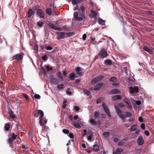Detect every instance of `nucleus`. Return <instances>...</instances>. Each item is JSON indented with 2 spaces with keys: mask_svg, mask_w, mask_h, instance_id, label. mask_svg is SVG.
Segmentation results:
<instances>
[{
  "mask_svg": "<svg viewBox=\"0 0 154 154\" xmlns=\"http://www.w3.org/2000/svg\"><path fill=\"white\" fill-rule=\"evenodd\" d=\"M24 55V53L22 52L15 54L12 57V60L15 59L17 61H20L22 63Z\"/></svg>",
  "mask_w": 154,
  "mask_h": 154,
  "instance_id": "obj_1",
  "label": "nucleus"
},
{
  "mask_svg": "<svg viewBox=\"0 0 154 154\" xmlns=\"http://www.w3.org/2000/svg\"><path fill=\"white\" fill-rule=\"evenodd\" d=\"M100 59H103L108 56L109 54L106 51L104 48H102L98 53Z\"/></svg>",
  "mask_w": 154,
  "mask_h": 154,
  "instance_id": "obj_2",
  "label": "nucleus"
},
{
  "mask_svg": "<svg viewBox=\"0 0 154 154\" xmlns=\"http://www.w3.org/2000/svg\"><path fill=\"white\" fill-rule=\"evenodd\" d=\"M46 23L50 27L51 29L59 31H62V30L61 28L56 26L50 21H48L46 22Z\"/></svg>",
  "mask_w": 154,
  "mask_h": 154,
  "instance_id": "obj_3",
  "label": "nucleus"
},
{
  "mask_svg": "<svg viewBox=\"0 0 154 154\" xmlns=\"http://www.w3.org/2000/svg\"><path fill=\"white\" fill-rule=\"evenodd\" d=\"M49 78L52 84L57 85L59 83V80L57 78H55L53 75H50Z\"/></svg>",
  "mask_w": 154,
  "mask_h": 154,
  "instance_id": "obj_4",
  "label": "nucleus"
},
{
  "mask_svg": "<svg viewBox=\"0 0 154 154\" xmlns=\"http://www.w3.org/2000/svg\"><path fill=\"white\" fill-rule=\"evenodd\" d=\"M114 107L118 115L122 119V120H124L125 119V115L122 114L121 111L117 106H115Z\"/></svg>",
  "mask_w": 154,
  "mask_h": 154,
  "instance_id": "obj_5",
  "label": "nucleus"
},
{
  "mask_svg": "<svg viewBox=\"0 0 154 154\" xmlns=\"http://www.w3.org/2000/svg\"><path fill=\"white\" fill-rule=\"evenodd\" d=\"M33 114L35 117L36 118H37L40 115V116L39 119H41V118H42L44 115L43 111L41 110H37L36 112H34Z\"/></svg>",
  "mask_w": 154,
  "mask_h": 154,
  "instance_id": "obj_6",
  "label": "nucleus"
},
{
  "mask_svg": "<svg viewBox=\"0 0 154 154\" xmlns=\"http://www.w3.org/2000/svg\"><path fill=\"white\" fill-rule=\"evenodd\" d=\"M8 135V143H12L14 142V140L16 139L17 135L15 134L14 133Z\"/></svg>",
  "mask_w": 154,
  "mask_h": 154,
  "instance_id": "obj_7",
  "label": "nucleus"
},
{
  "mask_svg": "<svg viewBox=\"0 0 154 154\" xmlns=\"http://www.w3.org/2000/svg\"><path fill=\"white\" fill-rule=\"evenodd\" d=\"M102 106L104 111L107 116L109 117H110L111 116V114L110 111L107 105L105 103H103Z\"/></svg>",
  "mask_w": 154,
  "mask_h": 154,
  "instance_id": "obj_8",
  "label": "nucleus"
},
{
  "mask_svg": "<svg viewBox=\"0 0 154 154\" xmlns=\"http://www.w3.org/2000/svg\"><path fill=\"white\" fill-rule=\"evenodd\" d=\"M56 34L58 35L57 39L60 40V39H63L65 38V33L64 32H57Z\"/></svg>",
  "mask_w": 154,
  "mask_h": 154,
  "instance_id": "obj_9",
  "label": "nucleus"
},
{
  "mask_svg": "<svg viewBox=\"0 0 154 154\" xmlns=\"http://www.w3.org/2000/svg\"><path fill=\"white\" fill-rule=\"evenodd\" d=\"M130 92L131 94L137 93L139 92V88L137 86H134L133 88L132 86L129 87Z\"/></svg>",
  "mask_w": 154,
  "mask_h": 154,
  "instance_id": "obj_10",
  "label": "nucleus"
},
{
  "mask_svg": "<svg viewBox=\"0 0 154 154\" xmlns=\"http://www.w3.org/2000/svg\"><path fill=\"white\" fill-rule=\"evenodd\" d=\"M36 14L37 15L41 18H44L45 17L44 12L41 9H38L37 11Z\"/></svg>",
  "mask_w": 154,
  "mask_h": 154,
  "instance_id": "obj_11",
  "label": "nucleus"
},
{
  "mask_svg": "<svg viewBox=\"0 0 154 154\" xmlns=\"http://www.w3.org/2000/svg\"><path fill=\"white\" fill-rule=\"evenodd\" d=\"M137 141L138 144L139 145L141 146L143 144L144 140L142 135L138 137Z\"/></svg>",
  "mask_w": 154,
  "mask_h": 154,
  "instance_id": "obj_12",
  "label": "nucleus"
},
{
  "mask_svg": "<svg viewBox=\"0 0 154 154\" xmlns=\"http://www.w3.org/2000/svg\"><path fill=\"white\" fill-rule=\"evenodd\" d=\"M103 84L102 83H99L97 84L94 87V90L95 91L99 90L102 87Z\"/></svg>",
  "mask_w": 154,
  "mask_h": 154,
  "instance_id": "obj_13",
  "label": "nucleus"
},
{
  "mask_svg": "<svg viewBox=\"0 0 154 154\" xmlns=\"http://www.w3.org/2000/svg\"><path fill=\"white\" fill-rule=\"evenodd\" d=\"M143 49L145 51L147 52L150 54H153V51L151 49L149 48L147 46H144L143 48Z\"/></svg>",
  "mask_w": 154,
  "mask_h": 154,
  "instance_id": "obj_14",
  "label": "nucleus"
},
{
  "mask_svg": "<svg viewBox=\"0 0 154 154\" xmlns=\"http://www.w3.org/2000/svg\"><path fill=\"white\" fill-rule=\"evenodd\" d=\"M122 97L120 95H116L112 97V99L113 101H116L118 100H121Z\"/></svg>",
  "mask_w": 154,
  "mask_h": 154,
  "instance_id": "obj_15",
  "label": "nucleus"
},
{
  "mask_svg": "<svg viewBox=\"0 0 154 154\" xmlns=\"http://www.w3.org/2000/svg\"><path fill=\"white\" fill-rule=\"evenodd\" d=\"M82 68L79 67H77L76 69V72L77 75H82Z\"/></svg>",
  "mask_w": 154,
  "mask_h": 154,
  "instance_id": "obj_16",
  "label": "nucleus"
},
{
  "mask_svg": "<svg viewBox=\"0 0 154 154\" xmlns=\"http://www.w3.org/2000/svg\"><path fill=\"white\" fill-rule=\"evenodd\" d=\"M110 93L112 94H120V91L117 89H115L111 90L110 91Z\"/></svg>",
  "mask_w": 154,
  "mask_h": 154,
  "instance_id": "obj_17",
  "label": "nucleus"
},
{
  "mask_svg": "<svg viewBox=\"0 0 154 154\" xmlns=\"http://www.w3.org/2000/svg\"><path fill=\"white\" fill-rule=\"evenodd\" d=\"M84 0H72V3L73 5H78V3H80L84 1Z\"/></svg>",
  "mask_w": 154,
  "mask_h": 154,
  "instance_id": "obj_18",
  "label": "nucleus"
},
{
  "mask_svg": "<svg viewBox=\"0 0 154 154\" xmlns=\"http://www.w3.org/2000/svg\"><path fill=\"white\" fill-rule=\"evenodd\" d=\"M28 14V17L29 18H30L34 14V11L31 9H29L27 13Z\"/></svg>",
  "mask_w": 154,
  "mask_h": 154,
  "instance_id": "obj_19",
  "label": "nucleus"
},
{
  "mask_svg": "<svg viewBox=\"0 0 154 154\" xmlns=\"http://www.w3.org/2000/svg\"><path fill=\"white\" fill-rule=\"evenodd\" d=\"M93 150L94 152H97L99 150V147L98 145L97 144L94 145L93 146Z\"/></svg>",
  "mask_w": 154,
  "mask_h": 154,
  "instance_id": "obj_20",
  "label": "nucleus"
},
{
  "mask_svg": "<svg viewBox=\"0 0 154 154\" xmlns=\"http://www.w3.org/2000/svg\"><path fill=\"white\" fill-rule=\"evenodd\" d=\"M105 64L106 65H111L112 64V61L109 59L106 60L105 61Z\"/></svg>",
  "mask_w": 154,
  "mask_h": 154,
  "instance_id": "obj_21",
  "label": "nucleus"
},
{
  "mask_svg": "<svg viewBox=\"0 0 154 154\" xmlns=\"http://www.w3.org/2000/svg\"><path fill=\"white\" fill-rule=\"evenodd\" d=\"M46 13L49 15H51L52 14V9L50 8L46 9Z\"/></svg>",
  "mask_w": 154,
  "mask_h": 154,
  "instance_id": "obj_22",
  "label": "nucleus"
},
{
  "mask_svg": "<svg viewBox=\"0 0 154 154\" xmlns=\"http://www.w3.org/2000/svg\"><path fill=\"white\" fill-rule=\"evenodd\" d=\"M103 135L104 137L107 138L110 135V133L108 131L104 132L103 133Z\"/></svg>",
  "mask_w": 154,
  "mask_h": 154,
  "instance_id": "obj_23",
  "label": "nucleus"
},
{
  "mask_svg": "<svg viewBox=\"0 0 154 154\" xmlns=\"http://www.w3.org/2000/svg\"><path fill=\"white\" fill-rule=\"evenodd\" d=\"M73 124L74 126L76 128H81V125L77 122H74Z\"/></svg>",
  "mask_w": 154,
  "mask_h": 154,
  "instance_id": "obj_24",
  "label": "nucleus"
},
{
  "mask_svg": "<svg viewBox=\"0 0 154 154\" xmlns=\"http://www.w3.org/2000/svg\"><path fill=\"white\" fill-rule=\"evenodd\" d=\"M57 76L60 79L63 80V76L62 75L61 73L60 72H59L57 74Z\"/></svg>",
  "mask_w": 154,
  "mask_h": 154,
  "instance_id": "obj_25",
  "label": "nucleus"
},
{
  "mask_svg": "<svg viewBox=\"0 0 154 154\" xmlns=\"http://www.w3.org/2000/svg\"><path fill=\"white\" fill-rule=\"evenodd\" d=\"M137 125H134L132 126H131V127L130 128V130L131 131H135L137 128Z\"/></svg>",
  "mask_w": 154,
  "mask_h": 154,
  "instance_id": "obj_26",
  "label": "nucleus"
},
{
  "mask_svg": "<svg viewBox=\"0 0 154 154\" xmlns=\"http://www.w3.org/2000/svg\"><path fill=\"white\" fill-rule=\"evenodd\" d=\"M10 128V124L8 123L5 124V129L6 131H8Z\"/></svg>",
  "mask_w": 154,
  "mask_h": 154,
  "instance_id": "obj_27",
  "label": "nucleus"
},
{
  "mask_svg": "<svg viewBox=\"0 0 154 154\" xmlns=\"http://www.w3.org/2000/svg\"><path fill=\"white\" fill-rule=\"evenodd\" d=\"M104 78V76L103 75H99L97 77H96L98 82H99L102 80Z\"/></svg>",
  "mask_w": 154,
  "mask_h": 154,
  "instance_id": "obj_28",
  "label": "nucleus"
},
{
  "mask_svg": "<svg viewBox=\"0 0 154 154\" xmlns=\"http://www.w3.org/2000/svg\"><path fill=\"white\" fill-rule=\"evenodd\" d=\"M75 78V75L73 73H71L69 76V78L71 80H74V78Z\"/></svg>",
  "mask_w": 154,
  "mask_h": 154,
  "instance_id": "obj_29",
  "label": "nucleus"
},
{
  "mask_svg": "<svg viewBox=\"0 0 154 154\" xmlns=\"http://www.w3.org/2000/svg\"><path fill=\"white\" fill-rule=\"evenodd\" d=\"M63 85V84H61L58 85L57 88L59 90H63L64 88Z\"/></svg>",
  "mask_w": 154,
  "mask_h": 154,
  "instance_id": "obj_30",
  "label": "nucleus"
},
{
  "mask_svg": "<svg viewBox=\"0 0 154 154\" xmlns=\"http://www.w3.org/2000/svg\"><path fill=\"white\" fill-rule=\"evenodd\" d=\"M43 24L44 23L42 21H39L37 23V25L40 27H42Z\"/></svg>",
  "mask_w": 154,
  "mask_h": 154,
  "instance_id": "obj_31",
  "label": "nucleus"
},
{
  "mask_svg": "<svg viewBox=\"0 0 154 154\" xmlns=\"http://www.w3.org/2000/svg\"><path fill=\"white\" fill-rule=\"evenodd\" d=\"M90 121L91 123L93 125H95L97 123V122L94 120V119H91L90 120Z\"/></svg>",
  "mask_w": 154,
  "mask_h": 154,
  "instance_id": "obj_32",
  "label": "nucleus"
},
{
  "mask_svg": "<svg viewBox=\"0 0 154 154\" xmlns=\"http://www.w3.org/2000/svg\"><path fill=\"white\" fill-rule=\"evenodd\" d=\"M62 29V30H68L69 29V27L66 25H64L63 26L62 28H61Z\"/></svg>",
  "mask_w": 154,
  "mask_h": 154,
  "instance_id": "obj_33",
  "label": "nucleus"
},
{
  "mask_svg": "<svg viewBox=\"0 0 154 154\" xmlns=\"http://www.w3.org/2000/svg\"><path fill=\"white\" fill-rule=\"evenodd\" d=\"M117 80V78L115 77H112L111 78L109 79V81L111 82H115Z\"/></svg>",
  "mask_w": 154,
  "mask_h": 154,
  "instance_id": "obj_34",
  "label": "nucleus"
},
{
  "mask_svg": "<svg viewBox=\"0 0 154 154\" xmlns=\"http://www.w3.org/2000/svg\"><path fill=\"white\" fill-rule=\"evenodd\" d=\"M94 116L96 118H98L100 117V113L99 112L97 111L95 112L94 113Z\"/></svg>",
  "mask_w": 154,
  "mask_h": 154,
  "instance_id": "obj_35",
  "label": "nucleus"
},
{
  "mask_svg": "<svg viewBox=\"0 0 154 154\" xmlns=\"http://www.w3.org/2000/svg\"><path fill=\"white\" fill-rule=\"evenodd\" d=\"M78 14L77 12H74L73 14V17L76 20L77 19L78 17Z\"/></svg>",
  "mask_w": 154,
  "mask_h": 154,
  "instance_id": "obj_36",
  "label": "nucleus"
},
{
  "mask_svg": "<svg viewBox=\"0 0 154 154\" xmlns=\"http://www.w3.org/2000/svg\"><path fill=\"white\" fill-rule=\"evenodd\" d=\"M123 151V149L122 148H118L116 149V151L118 153H121Z\"/></svg>",
  "mask_w": 154,
  "mask_h": 154,
  "instance_id": "obj_37",
  "label": "nucleus"
},
{
  "mask_svg": "<svg viewBox=\"0 0 154 154\" xmlns=\"http://www.w3.org/2000/svg\"><path fill=\"white\" fill-rule=\"evenodd\" d=\"M98 81L97 80V79H96V77L93 79L91 81V83H93L94 84L96 82H98Z\"/></svg>",
  "mask_w": 154,
  "mask_h": 154,
  "instance_id": "obj_38",
  "label": "nucleus"
},
{
  "mask_svg": "<svg viewBox=\"0 0 154 154\" xmlns=\"http://www.w3.org/2000/svg\"><path fill=\"white\" fill-rule=\"evenodd\" d=\"M23 97L25 98L26 100L29 101V100L28 96L26 94H23Z\"/></svg>",
  "mask_w": 154,
  "mask_h": 154,
  "instance_id": "obj_39",
  "label": "nucleus"
},
{
  "mask_svg": "<svg viewBox=\"0 0 154 154\" xmlns=\"http://www.w3.org/2000/svg\"><path fill=\"white\" fill-rule=\"evenodd\" d=\"M105 22V21L104 20L100 18L98 20V23L100 24H102L104 23Z\"/></svg>",
  "mask_w": 154,
  "mask_h": 154,
  "instance_id": "obj_40",
  "label": "nucleus"
},
{
  "mask_svg": "<svg viewBox=\"0 0 154 154\" xmlns=\"http://www.w3.org/2000/svg\"><path fill=\"white\" fill-rule=\"evenodd\" d=\"M83 91L85 94H86L88 95H89L90 94V92L89 91L87 90H84Z\"/></svg>",
  "mask_w": 154,
  "mask_h": 154,
  "instance_id": "obj_41",
  "label": "nucleus"
},
{
  "mask_svg": "<svg viewBox=\"0 0 154 154\" xmlns=\"http://www.w3.org/2000/svg\"><path fill=\"white\" fill-rule=\"evenodd\" d=\"M125 113L126 114L125 116L127 117H130L132 116V114L129 112H126Z\"/></svg>",
  "mask_w": 154,
  "mask_h": 154,
  "instance_id": "obj_42",
  "label": "nucleus"
},
{
  "mask_svg": "<svg viewBox=\"0 0 154 154\" xmlns=\"http://www.w3.org/2000/svg\"><path fill=\"white\" fill-rule=\"evenodd\" d=\"M41 71L45 75H46V72L45 69L43 67H42L41 68Z\"/></svg>",
  "mask_w": 154,
  "mask_h": 154,
  "instance_id": "obj_43",
  "label": "nucleus"
},
{
  "mask_svg": "<svg viewBox=\"0 0 154 154\" xmlns=\"http://www.w3.org/2000/svg\"><path fill=\"white\" fill-rule=\"evenodd\" d=\"M63 132L65 134H68L69 132V131L68 129H64L63 130Z\"/></svg>",
  "mask_w": 154,
  "mask_h": 154,
  "instance_id": "obj_44",
  "label": "nucleus"
},
{
  "mask_svg": "<svg viewBox=\"0 0 154 154\" xmlns=\"http://www.w3.org/2000/svg\"><path fill=\"white\" fill-rule=\"evenodd\" d=\"M46 68L47 69V70L48 71L50 70H51L52 69V67H50L48 65H47L46 66Z\"/></svg>",
  "mask_w": 154,
  "mask_h": 154,
  "instance_id": "obj_45",
  "label": "nucleus"
},
{
  "mask_svg": "<svg viewBox=\"0 0 154 154\" xmlns=\"http://www.w3.org/2000/svg\"><path fill=\"white\" fill-rule=\"evenodd\" d=\"M80 9L81 10L82 12H85V7L83 5H81L80 7Z\"/></svg>",
  "mask_w": 154,
  "mask_h": 154,
  "instance_id": "obj_46",
  "label": "nucleus"
},
{
  "mask_svg": "<svg viewBox=\"0 0 154 154\" xmlns=\"http://www.w3.org/2000/svg\"><path fill=\"white\" fill-rule=\"evenodd\" d=\"M39 123L41 126H43L44 125V124L42 123V118L41 119H39Z\"/></svg>",
  "mask_w": 154,
  "mask_h": 154,
  "instance_id": "obj_47",
  "label": "nucleus"
},
{
  "mask_svg": "<svg viewBox=\"0 0 154 154\" xmlns=\"http://www.w3.org/2000/svg\"><path fill=\"white\" fill-rule=\"evenodd\" d=\"M91 12L93 15V17L97 16V14L96 12H94V11L92 10L91 11Z\"/></svg>",
  "mask_w": 154,
  "mask_h": 154,
  "instance_id": "obj_48",
  "label": "nucleus"
},
{
  "mask_svg": "<svg viewBox=\"0 0 154 154\" xmlns=\"http://www.w3.org/2000/svg\"><path fill=\"white\" fill-rule=\"evenodd\" d=\"M34 97L35 99H39L41 97L39 94H36L34 95Z\"/></svg>",
  "mask_w": 154,
  "mask_h": 154,
  "instance_id": "obj_49",
  "label": "nucleus"
},
{
  "mask_svg": "<svg viewBox=\"0 0 154 154\" xmlns=\"http://www.w3.org/2000/svg\"><path fill=\"white\" fill-rule=\"evenodd\" d=\"M124 101L127 104H129V103H130L129 100L127 98H125L124 99Z\"/></svg>",
  "mask_w": 154,
  "mask_h": 154,
  "instance_id": "obj_50",
  "label": "nucleus"
},
{
  "mask_svg": "<svg viewBox=\"0 0 154 154\" xmlns=\"http://www.w3.org/2000/svg\"><path fill=\"white\" fill-rule=\"evenodd\" d=\"M47 58V55L46 54H45L44 55L42 56V59L44 61Z\"/></svg>",
  "mask_w": 154,
  "mask_h": 154,
  "instance_id": "obj_51",
  "label": "nucleus"
},
{
  "mask_svg": "<svg viewBox=\"0 0 154 154\" xmlns=\"http://www.w3.org/2000/svg\"><path fill=\"white\" fill-rule=\"evenodd\" d=\"M80 16L81 17H82L83 18H84L85 20V12H82V13L80 14Z\"/></svg>",
  "mask_w": 154,
  "mask_h": 154,
  "instance_id": "obj_52",
  "label": "nucleus"
},
{
  "mask_svg": "<svg viewBox=\"0 0 154 154\" xmlns=\"http://www.w3.org/2000/svg\"><path fill=\"white\" fill-rule=\"evenodd\" d=\"M93 135L92 134H91L90 135L88 136V140H91L92 139V137H93Z\"/></svg>",
  "mask_w": 154,
  "mask_h": 154,
  "instance_id": "obj_53",
  "label": "nucleus"
},
{
  "mask_svg": "<svg viewBox=\"0 0 154 154\" xmlns=\"http://www.w3.org/2000/svg\"><path fill=\"white\" fill-rule=\"evenodd\" d=\"M127 107L129 109H132V107L131 105V103H129V104H127Z\"/></svg>",
  "mask_w": 154,
  "mask_h": 154,
  "instance_id": "obj_54",
  "label": "nucleus"
},
{
  "mask_svg": "<svg viewBox=\"0 0 154 154\" xmlns=\"http://www.w3.org/2000/svg\"><path fill=\"white\" fill-rule=\"evenodd\" d=\"M66 34L67 37H70L72 34V32H69L66 33Z\"/></svg>",
  "mask_w": 154,
  "mask_h": 154,
  "instance_id": "obj_55",
  "label": "nucleus"
},
{
  "mask_svg": "<svg viewBox=\"0 0 154 154\" xmlns=\"http://www.w3.org/2000/svg\"><path fill=\"white\" fill-rule=\"evenodd\" d=\"M10 117L11 119H14L16 118V116L13 114H10Z\"/></svg>",
  "mask_w": 154,
  "mask_h": 154,
  "instance_id": "obj_56",
  "label": "nucleus"
},
{
  "mask_svg": "<svg viewBox=\"0 0 154 154\" xmlns=\"http://www.w3.org/2000/svg\"><path fill=\"white\" fill-rule=\"evenodd\" d=\"M141 127L143 130L145 129V124L144 123H142L141 125Z\"/></svg>",
  "mask_w": 154,
  "mask_h": 154,
  "instance_id": "obj_57",
  "label": "nucleus"
},
{
  "mask_svg": "<svg viewBox=\"0 0 154 154\" xmlns=\"http://www.w3.org/2000/svg\"><path fill=\"white\" fill-rule=\"evenodd\" d=\"M77 19H78V21H82L84 19L82 17L80 16L79 17H78Z\"/></svg>",
  "mask_w": 154,
  "mask_h": 154,
  "instance_id": "obj_58",
  "label": "nucleus"
},
{
  "mask_svg": "<svg viewBox=\"0 0 154 154\" xmlns=\"http://www.w3.org/2000/svg\"><path fill=\"white\" fill-rule=\"evenodd\" d=\"M45 48L48 50H51L52 49V47L50 46L45 47Z\"/></svg>",
  "mask_w": 154,
  "mask_h": 154,
  "instance_id": "obj_59",
  "label": "nucleus"
},
{
  "mask_svg": "<svg viewBox=\"0 0 154 154\" xmlns=\"http://www.w3.org/2000/svg\"><path fill=\"white\" fill-rule=\"evenodd\" d=\"M69 136L71 138H73L74 137L73 134L72 133H69Z\"/></svg>",
  "mask_w": 154,
  "mask_h": 154,
  "instance_id": "obj_60",
  "label": "nucleus"
},
{
  "mask_svg": "<svg viewBox=\"0 0 154 154\" xmlns=\"http://www.w3.org/2000/svg\"><path fill=\"white\" fill-rule=\"evenodd\" d=\"M144 134H145V135L147 136H149V131H144Z\"/></svg>",
  "mask_w": 154,
  "mask_h": 154,
  "instance_id": "obj_61",
  "label": "nucleus"
},
{
  "mask_svg": "<svg viewBox=\"0 0 154 154\" xmlns=\"http://www.w3.org/2000/svg\"><path fill=\"white\" fill-rule=\"evenodd\" d=\"M124 142L122 140L119 143L118 145L119 146H122L124 144Z\"/></svg>",
  "mask_w": 154,
  "mask_h": 154,
  "instance_id": "obj_62",
  "label": "nucleus"
},
{
  "mask_svg": "<svg viewBox=\"0 0 154 154\" xmlns=\"http://www.w3.org/2000/svg\"><path fill=\"white\" fill-rule=\"evenodd\" d=\"M68 120L72 121V115H70L68 117Z\"/></svg>",
  "mask_w": 154,
  "mask_h": 154,
  "instance_id": "obj_63",
  "label": "nucleus"
},
{
  "mask_svg": "<svg viewBox=\"0 0 154 154\" xmlns=\"http://www.w3.org/2000/svg\"><path fill=\"white\" fill-rule=\"evenodd\" d=\"M138 120L141 122H143V118H142V117L141 116H140L139 117V118H138Z\"/></svg>",
  "mask_w": 154,
  "mask_h": 154,
  "instance_id": "obj_64",
  "label": "nucleus"
}]
</instances>
